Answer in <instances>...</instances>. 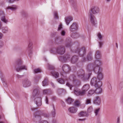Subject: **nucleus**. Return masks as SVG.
<instances>
[{"label":"nucleus","instance_id":"nucleus-1","mask_svg":"<svg viewBox=\"0 0 123 123\" xmlns=\"http://www.w3.org/2000/svg\"><path fill=\"white\" fill-rule=\"evenodd\" d=\"M88 70L89 72L88 73L87 75L86 74L85 75V71L82 69H80L77 73L78 78L84 81L88 80L90 78L91 75L92 74V71Z\"/></svg>","mask_w":123,"mask_h":123},{"label":"nucleus","instance_id":"nucleus-2","mask_svg":"<svg viewBox=\"0 0 123 123\" xmlns=\"http://www.w3.org/2000/svg\"><path fill=\"white\" fill-rule=\"evenodd\" d=\"M34 121L37 122L41 119V116L44 117L48 118L49 117V115L48 113L44 112L43 111L40 110L37 111L34 114Z\"/></svg>","mask_w":123,"mask_h":123},{"label":"nucleus","instance_id":"nucleus-3","mask_svg":"<svg viewBox=\"0 0 123 123\" xmlns=\"http://www.w3.org/2000/svg\"><path fill=\"white\" fill-rule=\"evenodd\" d=\"M23 62L21 59H18L16 60L15 62V65L16 70L18 72H19L23 70H27L26 66L22 65Z\"/></svg>","mask_w":123,"mask_h":123},{"label":"nucleus","instance_id":"nucleus-4","mask_svg":"<svg viewBox=\"0 0 123 123\" xmlns=\"http://www.w3.org/2000/svg\"><path fill=\"white\" fill-rule=\"evenodd\" d=\"M96 59V60H95L93 64L91 63L88 65L87 69L88 70L92 71L95 68H96V69H97L98 67L100 68L99 66L101 64V62L100 59Z\"/></svg>","mask_w":123,"mask_h":123},{"label":"nucleus","instance_id":"nucleus-5","mask_svg":"<svg viewBox=\"0 0 123 123\" xmlns=\"http://www.w3.org/2000/svg\"><path fill=\"white\" fill-rule=\"evenodd\" d=\"M91 85L95 87H101L102 86V83L100 81L97 80L95 77H93L91 79L90 82Z\"/></svg>","mask_w":123,"mask_h":123},{"label":"nucleus","instance_id":"nucleus-6","mask_svg":"<svg viewBox=\"0 0 123 123\" xmlns=\"http://www.w3.org/2000/svg\"><path fill=\"white\" fill-rule=\"evenodd\" d=\"M62 69L63 72H61V76H62L63 77L65 78L66 77V74L68 73L70 71V68L68 65H64L63 66Z\"/></svg>","mask_w":123,"mask_h":123},{"label":"nucleus","instance_id":"nucleus-7","mask_svg":"<svg viewBox=\"0 0 123 123\" xmlns=\"http://www.w3.org/2000/svg\"><path fill=\"white\" fill-rule=\"evenodd\" d=\"M75 53H77L80 56L83 57L86 53V50L84 47H78L74 51Z\"/></svg>","mask_w":123,"mask_h":123},{"label":"nucleus","instance_id":"nucleus-8","mask_svg":"<svg viewBox=\"0 0 123 123\" xmlns=\"http://www.w3.org/2000/svg\"><path fill=\"white\" fill-rule=\"evenodd\" d=\"M96 68H95L93 70V71L95 73L97 72L98 75L97 77L98 80L100 81L103 78V75L101 73L102 69L98 67H97V69H96Z\"/></svg>","mask_w":123,"mask_h":123},{"label":"nucleus","instance_id":"nucleus-9","mask_svg":"<svg viewBox=\"0 0 123 123\" xmlns=\"http://www.w3.org/2000/svg\"><path fill=\"white\" fill-rule=\"evenodd\" d=\"M34 102L37 107H39L42 105V98L41 95L34 98Z\"/></svg>","mask_w":123,"mask_h":123},{"label":"nucleus","instance_id":"nucleus-10","mask_svg":"<svg viewBox=\"0 0 123 123\" xmlns=\"http://www.w3.org/2000/svg\"><path fill=\"white\" fill-rule=\"evenodd\" d=\"M91 22L93 25L96 26L97 24V21L96 18L94 15L90 12L89 14Z\"/></svg>","mask_w":123,"mask_h":123},{"label":"nucleus","instance_id":"nucleus-11","mask_svg":"<svg viewBox=\"0 0 123 123\" xmlns=\"http://www.w3.org/2000/svg\"><path fill=\"white\" fill-rule=\"evenodd\" d=\"M56 53L61 55L63 54L65 52L64 47L62 46H60L56 48Z\"/></svg>","mask_w":123,"mask_h":123},{"label":"nucleus","instance_id":"nucleus-12","mask_svg":"<svg viewBox=\"0 0 123 123\" xmlns=\"http://www.w3.org/2000/svg\"><path fill=\"white\" fill-rule=\"evenodd\" d=\"M99 8L97 6H92L91 8L90 12H91L93 14H95L98 13L99 11ZM90 14V12H89Z\"/></svg>","mask_w":123,"mask_h":123},{"label":"nucleus","instance_id":"nucleus-13","mask_svg":"<svg viewBox=\"0 0 123 123\" xmlns=\"http://www.w3.org/2000/svg\"><path fill=\"white\" fill-rule=\"evenodd\" d=\"M78 28V25L77 23L75 22H74L70 26V30L71 31L73 32L77 30Z\"/></svg>","mask_w":123,"mask_h":123},{"label":"nucleus","instance_id":"nucleus-14","mask_svg":"<svg viewBox=\"0 0 123 123\" xmlns=\"http://www.w3.org/2000/svg\"><path fill=\"white\" fill-rule=\"evenodd\" d=\"M74 93L76 96H82L84 95V92L80 91L79 89L76 87L74 89Z\"/></svg>","mask_w":123,"mask_h":123},{"label":"nucleus","instance_id":"nucleus-15","mask_svg":"<svg viewBox=\"0 0 123 123\" xmlns=\"http://www.w3.org/2000/svg\"><path fill=\"white\" fill-rule=\"evenodd\" d=\"M23 84L24 87H26L30 86L31 85V83L28 79H26L23 81Z\"/></svg>","mask_w":123,"mask_h":123},{"label":"nucleus","instance_id":"nucleus-16","mask_svg":"<svg viewBox=\"0 0 123 123\" xmlns=\"http://www.w3.org/2000/svg\"><path fill=\"white\" fill-rule=\"evenodd\" d=\"M90 87L89 85L88 84H86L84 85L82 88V91L84 92V95L85 92L87 91L89 89Z\"/></svg>","mask_w":123,"mask_h":123},{"label":"nucleus","instance_id":"nucleus-17","mask_svg":"<svg viewBox=\"0 0 123 123\" xmlns=\"http://www.w3.org/2000/svg\"><path fill=\"white\" fill-rule=\"evenodd\" d=\"M32 95L34 98L41 95L38 89H36L33 90L32 93Z\"/></svg>","mask_w":123,"mask_h":123},{"label":"nucleus","instance_id":"nucleus-18","mask_svg":"<svg viewBox=\"0 0 123 123\" xmlns=\"http://www.w3.org/2000/svg\"><path fill=\"white\" fill-rule=\"evenodd\" d=\"M70 57V56L69 55L66 54L63 56H61L59 58V60H60L61 59L63 61L66 62L67 60L69 59Z\"/></svg>","mask_w":123,"mask_h":123},{"label":"nucleus","instance_id":"nucleus-19","mask_svg":"<svg viewBox=\"0 0 123 123\" xmlns=\"http://www.w3.org/2000/svg\"><path fill=\"white\" fill-rule=\"evenodd\" d=\"M101 100L98 96H97L94 100V103L97 105H99L100 104Z\"/></svg>","mask_w":123,"mask_h":123},{"label":"nucleus","instance_id":"nucleus-20","mask_svg":"<svg viewBox=\"0 0 123 123\" xmlns=\"http://www.w3.org/2000/svg\"><path fill=\"white\" fill-rule=\"evenodd\" d=\"M51 75L53 76L55 78H57L59 77V73L57 72L54 71L51 72Z\"/></svg>","mask_w":123,"mask_h":123},{"label":"nucleus","instance_id":"nucleus-21","mask_svg":"<svg viewBox=\"0 0 123 123\" xmlns=\"http://www.w3.org/2000/svg\"><path fill=\"white\" fill-rule=\"evenodd\" d=\"M17 8V6L15 5H12L11 6H8L6 7V10L10 9L12 11H15Z\"/></svg>","mask_w":123,"mask_h":123},{"label":"nucleus","instance_id":"nucleus-22","mask_svg":"<svg viewBox=\"0 0 123 123\" xmlns=\"http://www.w3.org/2000/svg\"><path fill=\"white\" fill-rule=\"evenodd\" d=\"M69 111L73 113H75L77 110V109L74 107H72L69 108Z\"/></svg>","mask_w":123,"mask_h":123},{"label":"nucleus","instance_id":"nucleus-23","mask_svg":"<svg viewBox=\"0 0 123 123\" xmlns=\"http://www.w3.org/2000/svg\"><path fill=\"white\" fill-rule=\"evenodd\" d=\"M78 60V56H74L71 58V61L73 63H76Z\"/></svg>","mask_w":123,"mask_h":123},{"label":"nucleus","instance_id":"nucleus-24","mask_svg":"<svg viewBox=\"0 0 123 123\" xmlns=\"http://www.w3.org/2000/svg\"><path fill=\"white\" fill-rule=\"evenodd\" d=\"M95 56L96 59H100L101 56L100 51L98 50H97L96 52Z\"/></svg>","mask_w":123,"mask_h":123},{"label":"nucleus","instance_id":"nucleus-25","mask_svg":"<svg viewBox=\"0 0 123 123\" xmlns=\"http://www.w3.org/2000/svg\"><path fill=\"white\" fill-rule=\"evenodd\" d=\"M71 45L70 39L69 38H67L66 40V47H70Z\"/></svg>","mask_w":123,"mask_h":123},{"label":"nucleus","instance_id":"nucleus-26","mask_svg":"<svg viewBox=\"0 0 123 123\" xmlns=\"http://www.w3.org/2000/svg\"><path fill=\"white\" fill-rule=\"evenodd\" d=\"M73 20L72 17L69 16L66 17L65 18V22L67 25H68L70 22Z\"/></svg>","mask_w":123,"mask_h":123},{"label":"nucleus","instance_id":"nucleus-27","mask_svg":"<svg viewBox=\"0 0 123 123\" xmlns=\"http://www.w3.org/2000/svg\"><path fill=\"white\" fill-rule=\"evenodd\" d=\"M78 115L80 117H88L89 115L86 112L81 111L78 114Z\"/></svg>","mask_w":123,"mask_h":123},{"label":"nucleus","instance_id":"nucleus-28","mask_svg":"<svg viewBox=\"0 0 123 123\" xmlns=\"http://www.w3.org/2000/svg\"><path fill=\"white\" fill-rule=\"evenodd\" d=\"M66 90L63 88H59L57 90V92L59 94H61L62 93H65Z\"/></svg>","mask_w":123,"mask_h":123},{"label":"nucleus","instance_id":"nucleus-29","mask_svg":"<svg viewBox=\"0 0 123 123\" xmlns=\"http://www.w3.org/2000/svg\"><path fill=\"white\" fill-rule=\"evenodd\" d=\"M2 32L4 33H7L9 31L8 28L7 26L2 27Z\"/></svg>","mask_w":123,"mask_h":123},{"label":"nucleus","instance_id":"nucleus-30","mask_svg":"<svg viewBox=\"0 0 123 123\" xmlns=\"http://www.w3.org/2000/svg\"><path fill=\"white\" fill-rule=\"evenodd\" d=\"M95 92V91L94 90H90L88 92L87 96H90L92 95Z\"/></svg>","mask_w":123,"mask_h":123},{"label":"nucleus","instance_id":"nucleus-31","mask_svg":"<svg viewBox=\"0 0 123 123\" xmlns=\"http://www.w3.org/2000/svg\"><path fill=\"white\" fill-rule=\"evenodd\" d=\"M32 44V43L31 41H29V43L28 45V49L29 51V53H31V49L32 47H31Z\"/></svg>","mask_w":123,"mask_h":123},{"label":"nucleus","instance_id":"nucleus-32","mask_svg":"<svg viewBox=\"0 0 123 123\" xmlns=\"http://www.w3.org/2000/svg\"><path fill=\"white\" fill-rule=\"evenodd\" d=\"M66 77L65 78H66ZM63 78L62 76L61 77V78ZM63 78H64V77H63ZM57 80L59 83L61 84H64L65 83V80L63 79H62V78L58 79Z\"/></svg>","mask_w":123,"mask_h":123},{"label":"nucleus","instance_id":"nucleus-33","mask_svg":"<svg viewBox=\"0 0 123 123\" xmlns=\"http://www.w3.org/2000/svg\"><path fill=\"white\" fill-rule=\"evenodd\" d=\"M74 100L71 98L69 97L66 100V101L68 104H71L73 102Z\"/></svg>","mask_w":123,"mask_h":123},{"label":"nucleus","instance_id":"nucleus-34","mask_svg":"<svg viewBox=\"0 0 123 123\" xmlns=\"http://www.w3.org/2000/svg\"><path fill=\"white\" fill-rule=\"evenodd\" d=\"M74 83L75 86H79L80 85L81 82L79 80H76L74 81Z\"/></svg>","mask_w":123,"mask_h":123},{"label":"nucleus","instance_id":"nucleus-35","mask_svg":"<svg viewBox=\"0 0 123 123\" xmlns=\"http://www.w3.org/2000/svg\"><path fill=\"white\" fill-rule=\"evenodd\" d=\"M100 87H98V88L96 90L95 92L99 94L101 93L102 91V89L100 88Z\"/></svg>","mask_w":123,"mask_h":123},{"label":"nucleus","instance_id":"nucleus-36","mask_svg":"<svg viewBox=\"0 0 123 123\" xmlns=\"http://www.w3.org/2000/svg\"><path fill=\"white\" fill-rule=\"evenodd\" d=\"M42 83L43 86H47L48 85L47 79H45Z\"/></svg>","mask_w":123,"mask_h":123},{"label":"nucleus","instance_id":"nucleus-37","mask_svg":"<svg viewBox=\"0 0 123 123\" xmlns=\"http://www.w3.org/2000/svg\"><path fill=\"white\" fill-rule=\"evenodd\" d=\"M85 104L87 105L91 103V98H87L85 101Z\"/></svg>","mask_w":123,"mask_h":123},{"label":"nucleus","instance_id":"nucleus-38","mask_svg":"<svg viewBox=\"0 0 123 123\" xmlns=\"http://www.w3.org/2000/svg\"><path fill=\"white\" fill-rule=\"evenodd\" d=\"M1 20L2 21L6 24H7L8 22V20L6 19L4 16L1 17Z\"/></svg>","mask_w":123,"mask_h":123},{"label":"nucleus","instance_id":"nucleus-39","mask_svg":"<svg viewBox=\"0 0 123 123\" xmlns=\"http://www.w3.org/2000/svg\"><path fill=\"white\" fill-rule=\"evenodd\" d=\"M123 88V81H122L120 83L118 86V88L120 90H121Z\"/></svg>","mask_w":123,"mask_h":123},{"label":"nucleus","instance_id":"nucleus-40","mask_svg":"<svg viewBox=\"0 0 123 123\" xmlns=\"http://www.w3.org/2000/svg\"><path fill=\"white\" fill-rule=\"evenodd\" d=\"M92 54L91 53H90L87 55V58L88 60H90L92 59Z\"/></svg>","mask_w":123,"mask_h":123},{"label":"nucleus","instance_id":"nucleus-41","mask_svg":"<svg viewBox=\"0 0 123 123\" xmlns=\"http://www.w3.org/2000/svg\"><path fill=\"white\" fill-rule=\"evenodd\" d=\"M80 103V102L78 100H76L74 102V105L76 106H78Z\"/></svg>","mask_w":123,"mask_h":123},{"label":"nucleus","instance_id":"nucleus-42","mask_svg":"<svg viewBox=\"0 0 123 123\" xmlns=\"http://www.w3.org/2000/svg\"><path fill=\"white\" fill-rule=\"evenodd\" d=\"M53 110L51 112V114L52 115L53 117H55V109L54 106V105H53Z\"/></svg>","mask_w":123,"mask_h":123},{"label":"nucleus","instance_id":"nucleus-43","mask_svg":"<svg viewBox=\"0 0 123 123\" xmlns=\"http://www.w3.org/2000/svg\"><path fill=\"white\" fill-rule=\"evenodd\" d=\"M50 91L49 89H45L43 90V94H47Z\"/></svg>","mask_w":123,"mask_h":123},{"label":"nucleus","instance_id":"nucleus-44","mask_svg":"<svg viewBox=\"0 0 123 123\" xmlns=\"http://www.w3.org/2000/svg\"><path fill=\"white\" fill-rule=\"evenodd\" d=\"M66 85L67 86L69 87L70 89L71 90L72 89V88L74 86L73 85L71 84L69 82L67 83H66Z\"/></svg>","mask_w":123,"mask_h":123},{"label":"nucleus","instance_id":"nucleus-45","mask_svg":"<svg viewBox=\"0 0 123 123\" xmlns=\"http://www.w3.org/2000/svg\"><path fill=\"white\" fill-rule=\"evenodd\" d=\"M40 72V70L39 68L35 69L34 70V74Z\"/></svg>","mask_w":123,"mask_h":123},{"label":"nucleus","instance_id":"nucleus-46","mask_svg":"<svg viewBox=\"0 0 123 123\" xmlns=\"http://www.w3.org/2000/svg\"><path fill=\"white\" fill-rule=\"evenodd\" d=\"M22 15L23 17H26L28 16V14L27 13L24 11H23L21 12Z\"/></svg>","mask_w":123,"mask_h":123},{"label":"nucleus","instance_id":"nucleus-47","mask_svg":"<svg viewBox=\"0 0 123 123\" xmlns=\"http://www.w3.org/2000/svg\"><path fill=\"white\" fill-rule=\"evenodd\" d=\"M93 111V109L92 106L90 107L87 109V111L88 113H90L92 111Z\"/></svg>","mask_w":123,"mask_h":123},{"label":"nucleus","instance_id":"nucleus-48","mask_svg":"<svg viewBox=\"0 0 123 123\" xmlns=\"http://www.w3.org/2000/svg\"><path fill=\"white\" fill-rule=\"evenodd\" d=\"M39 77L37 76H35L34 78V80L35 81L37 82L38 81L39 79Z\"/></svg>","mask_w":123,"mask_h":123},{"label":"nucleus","instance_id":"nucleus-49","mask_svg":"<svg viewBox=\"0 0 123 123\" xmlns=\"http://www.w3.org/2000/svg\"><path fill=\"white\" fill-rule=\"evenodd\" d=\"M54 17L55 18L58 19L59 17L58 15V13L57 12H55L54 13Z\"/></svg>","mask_w":123,"mask_h":123},{"label":"nucleus","instance_id":"nucleus-50","mask_svg":"<svg viewBox=\"0 0 123 123\" xmlns=\"http://www.w3.org/2000/svg\"><path fill=\"white\" fill-rule=\"evenodd\" d=\"M97 36L98 38L100 40H101L102 38V36L100 33H98L97 35Z\"/></svg>","mask_w":123,"mask_h":123},{"label":"nucleus","instance_id":"nucleus-51","mask_svg":"<svg viewBox=\"0 0 123 123\" xmlns=\"http://www.w3.org/2000/svg\"><path fill=\"white\" fill-rule=\"evenodd\" d=\"M100 109L99 108H98L96 109L94 111V112L95 114V115L96 116L98 114V113L99 112V111Z\"/></svg>","mask_w":123,"mask_h":123},{"label":"nucleus","instance_id":"nucleus-52","mask_svg":"<svg viewBox=\"0 0 123 123\" xmlns=\"http://www.w3.org/2000/svg\"><path fill=\"white\" fill-rule=\"evenodd\" d=\"M62 24H60V25L59 26L58 29V31H59L60 30H61V29H62Z\"/></svg>","mask_w":123,"mask_h":123},{"label":"nucleus","instance_id":"nucleus-53","mask_svg":"<svg viewBox=\"0 0 123 123\" xmlns=\"http://www.w3.org/2000/svg\"><path fill=\"white\" fill-rule=\"evenodd\" d=\"M39 123H49L46 120H43L40 121Z\"/></svg>","mask_w":123,"mask_h":123},{"label":"nucleus","instance_id":"nucleus-54","mask_svg":"<svg viewBox=\"0 0 123 123\" xmlns=\"http://www.w3.org/2000/svg\"><path fill=\"white\" fill-rule=\"evenodd\" d=\"M49 69L53 70L54 69V67L52 65H49Z\"/></svg>","mask_w":123,"mask_h":123},{"label":"nucleus","instance_id":"nucleus-55","mask_svg":"<svg viewBox=\"0 0 123 123\" xmlns=\"http://www.w3.org/2000/svg\"><path fill=\"white\" fill-rule=\"evenodd\" d=\"M4 12L1 10L0 9V16L4 14Z\"/></svg>","mask_w":123,"mask_h":123},{"label":"nucleus","instance_id":"nucleus-56","mask_svg":"<svg viewBox=\"0 0 123 123\" xmlns=\"http://www.w3.org/2000/svg\"><path fill=\"white\" fill-rule=\"evenodd\" d=\"M16 76H17V78L18 79H19V78H21L22 77H23L24 75H20L17 74L16 75Z\"/></svg>","mask_w":123,"mask_h":123},{"label":"nucleus","instance_id":"nucleus-57","mask_svg":"<svg viewBox=\"0 0 123 123\" xmlns=\"http://www.w3.org/2000/svg\"><path fill=\"white\" fill-rule=\"evenodd\" d=\"M3 83V86L5 87H6L7 86V84L6 82L2 80Z\"/></svg>","mask_w":123,"mask_h":123},{"label":"nucleus","instance_id":"nucleus-58","mask_svg":"<svg viewBox=\"0 0 123 123\" xmlns=\"http://www.w3.org/2000/svg\"><path fill=\"white\" fill-rule=\"evenodd\" d=\"M3 42L1 41H0V48H1L3 45Z\"/></svg>","mask_w":123,"mask_h":123},{"label":"nucleus","instance_id":"nucleus-59","mask_svg":"<svg viewBox=\"0 0 123 123\" xmlns=\"http://www.w3.org/2000/svg\"><path fill=\"white\" fill-rule=\"evenodd\" d=\"M45 101H46V103L47 104H48L49 100L48 98L47 97H45Z\"/></svg>","mask_w":123,"mask_h":123},{"label":"nucleus","instance_id":"nucleus-60","mask_svg":"<svg viewBox=\"0 0 123 123\" xmlns=\"http://www.w3.org/2000/svg\"><path fill=\"white\" fill-rule=\"evenodd\" d=\"M65 32L64 31H62L61 32V35L62 36H64L65 34Z\"/></svg>","mask_w":123,"mask_h":123},{"label":"nucleus","instance_id":"nucleus-61","mask_svg":"<svg viewBox=\"0 0 123 123\" xmlns=\"http://www.w3.org/2000/svg\"><path fill=\"white\" fill-rule=\"evenodd\" d=\"M99 48H101V47L102 46L103 44V43L102 42H99Z\"/></svg>","mask_w":123,"mask_h":123},{"label":"nucleus","instance_id":"nucleus-62","mask_svg":"<svg viewBox=\"0 0 123 123\" xmlns=\"http://www.w3.org/2000/svg\"><path fill=\"white\" fill-rule=\"evenodd\" d=\"M37 108L33 107L31 108V109L32 111H34L35 110H37Z\"/></svg>","mask_w":123,"mask_h":123},{"label":"nucleus","instance_id":"nucleus-63","mask_svg":"<svg viewBox=\"0 0 123 123\" xmlns=\"http://www.w3.org/2000/svg\"><path fill=\"white\" fill-rule=\"evenodd\" d=\"M120 123V118H119V117H118L117 118V123Z\"/></svg>","mask_w":123,"mask_h":123},{"label":"nucleus","instance_id":"nucleus-64","mask_svg":"<svg viewBox=\"0 0 123 123\" xmlns=\"http://www.w3.org/2000/svg\"><path fill=\"white\" fill-rule=\"evenodd\" d=\"M54 51L53 49H52L50 50V52L51 53H54Z\"/></svg>","mask_w":123,"mask_h":123}]
</instances>
